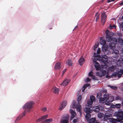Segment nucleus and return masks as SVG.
Masks as SVG:
<instances>
[{"mask_svg":"<svg viewBox=\"0 0 123 123\" xmlns=\"http://www.w3.org/2000/svg\"><path fill=\"white\" fill-rule=\"evenodd\" d=\"M112 27V26H110V27L111 28L112 27ZM114 27L115 28V26L114 25V27Z\"/></svg>","mask_w":123,"mask_h":123,"instance_id":"61","label":"nucleus"},{"mask_svg":"<svg viewBox=\"0 0 123 123\" xmlns=\"http://www.w3.org/2000/svg\"><path fill=\"white\" fill-rule=\"evenodd\" d=\"M110 100L111 102H112L114 100V97L113 96H111L110 97Z\"/></svg>","mask_w":123,"mask_h":123,"instance_id":"47","label":"nucleus"},{"mask_svg":"<svg viewBox=\"0 0 123 123\" xmlns=\"http://www.w3.org/2000/svg\"><path fill=\"white\" fill-rule=\"evenodd\" d=\"M122 74H123V68H121L118 72H114L111 75L112 78H116L115 80H117L120 78L122 75Z\"/></svg>","mask_w":123,"mask_h":123,"instance_id":"3","label":"nucleus"},{"mask_svg":"<svg viewBox=\"0 0 123 123\" xmlns=\"http://www.w3.org/2000/svg\"><path fill=\"white\" fill-rule=\"evenodd\" d=\"M91 79L89 78H87L86 79V82H88L90 81Z\"/></svg>","mask_w":123,"mask_h":123,"instance_id":"51","label":"nucleus"},{"mask_svg":"<svg viewBox=\"0 0 123 123\" xmlns=\"http://www.w3.org/2000/svg\"><path fill=\"white\" fill-rule=\"evenodd\" d=\"M92 110L95 112L97 113L100 110V108L98 106H94L92 108Z\"/></svg>","mask_w":123,"mask_h":123,"instance_id":"24","label":"nucleus"},{"mask_svg":"<svg viewBox=\"0 0 123 123\" xmlns=\"http://www.w3.org/2000/svg\"><path fill=\"white\" fill-rule=\"evenodd\" d=\"M118 41L120 45H123V39L121 38H119L118 39Z\"/></svg>","mask_w":123,"mask_h":123,"instance_id":"35","label":"nucleus"},{"mask_svg":"<svg viewBox=\"0 0 123 123\" xmlns=\"http://www.w3.org/2000/svg\"><path fill=\"white\" fill-rule=\"evenodd\" d=\"M112 114L111 113L108 112H106L105 113L104 117V119L105 120L104 121V123H108V121H106V120L108 119V118L112 116Z\"/></svg>","mask_w":123,"mask_h":123,"instance_id":"10","label":"nucleus"},{"mask_svg":"<svg viewBox=\"0 0 123 123\" xmlns=\"http://www.w3.org/2000/svg\"><path fill=\"white\" fill-rule=\"evenodd\" d=\"M122 106H123V101L122 103Z\"/></svg>","mask_w":123,"mask_h":123,"instance_id":"62","label":"nucleus"},{"mask_svg":"<svg viewBox=\"0 0 123 123\" xmlns=\"http://www.w3.org/2000/svg\"><path fill=\"white\" fill-rule=\"evenodd\" d=\"M109 86L110 87L111 89L115 90H116L117 89V87L116 86Z\"/></svg>","mask_w":123,"mask_h":123,"instance_id":"44","label":"nucleus"},{"mask_svg":"<svg viewBox=\"0 0 123 123\" xmlns=\"http://www.w3.org/2000/svg\"><path fill=\"white\" fill-rule=\"evenodd\" d=\"M115 114L118 119L122 120L123 119V111H121V112H116Z\"/></svg>","mask_w":123,"mask_h":123,"instance_id":"11","label":"nucleus"},{"mask_svg":"<svg viewBox=\"0 0 123 123\" xmlns=\"http://www.w3.org/2000/svg\"><path fill=\"white\" fill-rule=\"evenodd\" d=\"M82 89H83L82 90V91L83 92H84L85 91V89L84 88H83Z\"/></svg>","mask_w":123,"mask_h":123,"instance_id":"58","label":"nucleus"},{"mask_svg":"<svg viewBox=\"0 0 123 123\" xmlns=\"http://www.w3.org/2000/svg\"><path fill=\"white\" fill-rule=\"evenodd\" d=\"M115 98L116 100H121V98L119 96H117Z\"/></svg>","mask_w":123,"mask_h":123,"instance_id":"49","label":"nucleus"},{"mask_svg":"<svg viewBox=\"0 0 123 123\" xmlns=\"http://www.w3.org/2000/svg\"><path fill=\"white\" fill-rule=\"evenodd\" d=\"M105 115L102 113H99L98 114V117L100 119L103 118L104 116Z\"/></svg>","mask_w":123,"mask_h":123,"instance_id":"31","label":"nucleus"},{"mask_svg":"<svg viewBox=\"0 0 123 123\" xmlns=\"http://www.w3.org/2000/svg\"><path fill=\"white\" fill-rule=\"evenodd\" d=\"M121 105L120 104H116L115 105H114V107H116L117 108H119L121 107Z\"/></svg>","mask_w":123,"mask_h":123,"instance_id":"39","label":"nucleus"},{"mask_svg":"<svg viewBox=\"0 0 123 123\" xmlns=\"http://www.w3.org/2000/svg\"><path fill=\"white\" fill-rule=\"evenodd\" d=\"M99 98V102L100 103H104L105 99L104 98Z\"/></svg>","mask_w":123,"mask_h":123,"instance_id":"38","label":"nucleus"},{"mask_svg":"<svg viewBox=\"0 0 123 123\" xmlns=\"http://www.w3.org/2000/svg\"><path fill=\"white\" fill-rule=\"evenodd\" d=\"M69 116H65L62 117L60 120V123H69Z\"/></svg>","mask_w":123,"mask_h":123,"instance_id":"7","label":"nucleus"},{"mask_svg":"<svg viewBox=\"0 0 123 123\" xmlns=\"http://www.w3.org/2000/svg\"><path fill=\"white\" fill-rule=\"evenodd\" d=\"M67 103V101L66 100H64L61 103V105L60 106L59 109L60 110H62L66 106Z\"/></svg>","mask_w":123,"mask_h":123,"instance_id":"15","label":"nucleus"},{"mask_svg":"<svg viewBox=\"0 0 123 123\" xmlns=\"http://www.w3.org/2000/svg\"><path fill=\"white\" fill-rule=\"evenodd\" d=\"M93 73L92 72L90 71L89 74V75L91 76L93 79L94 77V76L93 75Z\"/></svg>","mask_w":123,"mask_h":123,"instance_id":"41","label":"nucleus"},{"mask_svg":"<svg viewBox=\"0 0 123 123\" xmlns=\"http://www.w3.org/2000/svg\"><path fill=\"white\" fill-rule=\"evenodd\" d=\"M108 47V46L106 45H104L103 46L102 48V50L105 52H106L107 51H108V53L107 52L106 54L107 55L109 54V53H110L109 51L107 50Z\"/></svg>","mask_w":123,"mask_h":123,"instance_id":"18","label":"nucleus"},{"mask_svg":"<svg viewBox=\"0 0 123 123\" xmlns=\"http://www.w3.org/2000/svg\"><path fill=\"white\" fill-rule=\"evenodd\" d=\"M60 89L59 88L56 87H54L53 89V92L56 94H58Z\"/></svg>","mask_w":123,"mask_h":123,"instance_id":"27","label":"nucleus"},{"mask_svg":"<svg viewBox=\"0 0 123 123\" xmlns=\"http://www.w3.org/2000/svg\"><path fill=\"white\" fill-rule=\"evenodd\" d=\"M48 117V115H44L41 118H39L37 120H36V122H40L43 120L45 119L46 118H47Z\"/></svg>","mask_w":123,"mask_h":123,"instance_id":"21","label":"nucleus"},{"mask_svg":"<svg viewBox=\"0 0 123 123\" xmlns=\"http://www.w3.org/2000/svg\"><path fill=\"white\" fill-rule=\"evenodd\" d=\"M90 99L88 100L87 103L88 107H90V108H91L93 102L95 101L96 98L94 96L92 95L90 96Z\"/></svg>","mask_w":123,"mask_h":123,"instance_id":"6","label":"nucleus"},{"mask_svg":"<svg viewBox=\"0 0 123 123\" xmlns=\"http://www.w3.org/2000/svg\"><path fill=\"white\" fill-rule=\"evenodd\" d=\"M53 120V119L51 118L46 119L42 122V123H50L52 122Z\"/></svg>","mask_w":123,"mask_h":123,"instance_id":"28","label":"nucleus"},{"mask_svg":"<svg viewBox=\"0 0 123 123\" xmlns=\"http://www.w3.org/2000/svg\"><path fill=\"white\" fill-rule=\"evenodd\" d=\"M33 104V102L29 101L24 105L23 108V109H25L26 110L24 111L22 114V116H19L16 120L20 119L23 116H25L26 113V112H29L31 109L32 108V105Z\"/></svg>","mask_w":123,"mask_h":123,"instance_id":"1","label":"nucleus"},{"mask_svg":"<svg viewBox=\"0 0 123 123\" xmlns=\"http://www.w3.org/2000/svg\"><path fill=\"white\" fill-rule=\"evenodd\" d=\"M94 123H99L98 122H97V121L96 120V121Z\"/></svg>","mask_w":123,"mask_h":123,"instance_id":"60","label":"nucleus"},{"mask_svg":"<svg viewBox=\"0 0 123 123\" xmlns=\"http://www.w3.org/2000/svg\"><path fill=\"white\" fill-rule=\"evenodd\" d=\"M81 96L79 95L77 99V100L78 103V104L77 105H80V102L81 100Z\"/></svg>","mask_w":123,"mask_h":123,"instance_id":"40","label":"nucleus"},{"mask_svg":"<svg viewBox=\"0 0 123 123\" xmlns=\"http://www.w3.org/2000/svg\"><path fill=\"white\" fill-rule=\"evenodd\" d=\"M118 35L119 36H122V34L121 33H119Z\"/></svg>","mask_w":123,"mask_h":123,"instance_id":"57","label":"nucleus"},{"mask_svg":"<svg viewBox=\"0 0 123 123\" xmlns=\"http://www.w3.org/2000/svg\"><path fill=\"white\" fill-rule=\"evenodd\" d=\"M61 68L60 63L58 62L56 63L55 64L54 67V69L55 70L58 69L60 68Z\"/></svg>","mask_w":123,"mask_h":123,"instance_id":"25","label":"nucleus"},{"mask_svg":"<svg viewBox=\"0 0 123 123\" xmlns=\"http://www.w3.org/2000/svg\"><path fill=\"white\" fill-rule=\"evenodd\" d=\"M98 43L97 44H95L94 46V50H95L97 48L98 45Z\"/></svg>","mask_w":123,"mask_h":123,"instance_id":"48","label":"nucleus"},{"mask_svg":"<svg viewBox=\"0 0 123 123\" xmlns=\"http://www.w3.org/2000/svg\"><path fill=\"white\" fill-rule=\"evenodd\" d=\"M42 111H43L45 112L47 110L46 108L45 107H42L41 109Z\"/></svg>","mask_w":123,"mask_h":123,"instance_id":"46","label":"nucleus"},{"mask_svg":"<svg viewBox=\"0 0 123 123\" xmlns=\"http://www.w3.org/2000/svg\"><path fill=\"white\" fill-rule=\"evenodd\" d=\"M119 27L121 28H123V23H122L119 25Z\"/></svg>","mask_w":123,"mask_h":123,"instance_id":"52","label":"nucleus"},{"mask_svg":"<svg viewBox=\"0 0 123 123\" xmlns=\"http://www.w3.org/2000/svg\"><path fill=\"white\" fill-rule=\"evenodd\" d=\"M97 53L99 54L100 53V48H98L97 51Z\"/></svg>","mask_w":123,"mask_h":123,"instance_id":"50","label":"nucleus"},{"mask_svg":"<svg viewBox=\"0 0 123 123\" xmlns=\"http://www.w3.org/2000/svg\"><path fill=\"white\" fill-rule=\"evenodd\" d=\"M111 0H108L107 1V2L108 3H110V2H111Z\"/></svg>","mask_w":123,"mask_h":123,"instance_id":"59","label":"nucleus"},{"mask_svg":"<svg viewBox=\"0 0 123 123\" xmlns=\"http://www.w3.org/2000/svg\"><path fill=\"white\" fill-rule=\"evenodd\" d=\"M120 5H123V2H122L120 4Z\"/></svg>","mask_w":123,"mask_h":123,"instance_id":"56","label":"nucleus"},{"mask_svg":"<svg viewBox=\"0 0 123 123\" xmlns=\"http://www.w3.org/2000/svg\"><path fill=\"white\" fill-rule=\"evenodd\" d=\"M70 112L71 115L70 118V120L71 121L76 116V114L74 111L71 109L70 110Z\"/></svg>","mask_w":123,"mask_h":123,"instance_id":"16","label":"nucleus"},{"mask_svg":"<svg viewBox=\"0 0 123 123\" xmlns=\"http://www.w3.org/2000/svg\"><path fill=\"white\" fill-rule=\"evenodd\" d=\"M112 53L113 57L116 58L118 57L120 55L117 49H114L112 52Z\"/></svg>","mask_w":123,"mask_h":123,"instance_id":"13","label":"nucleus"},{"mask_svg":"<svg viewBox=\"0 0 123 123\" xmlns=\"http://www.w3.org/2000/svg\"><path fill=\"white\" fill-rule=\"evenodd\" d=\"M76 109L77 111L79 112L80 116H81L82 113L81 111V105H76Z\"/></svg>","mask_w":123,"mask_h":123,"instance_id":"19","label":"nucleus"},{"mask_svg":"<svg viewBox=\"0 0 123 123\" xmlns=\"http://www.w3.org/2000/svg\"><path fill=\"white\" fill-rule=\"evenodd\" d=\"M113 43H110L109 44V46L110 48L112 49H114L115 48V44L117 42V40L115 38H112Z\"/></svg>","mask_w":123,"mask_h":123,"instance_id":"9","label":"nucleus"},{"mask_svg":"<svg viewBox=\"0 0 123 123\" xmlns=\"http://www.w3.org/2000/svg\"><path fill=\"white\" fill-rule=\"evenodd\" d=\"M87 121L89 122V123H94L96 120L95 118H92L90 119H89Z\"/></svg>","mask_w":123,"mask_h":123,"instance_id":"29","label":"nucleus"},{"mask_svg":"<svg viewBox=\"0 0 123 123\" xmlns=\"http://www.w3.org/2000/svg\"><path fill=\"white\" fill-rule=\"evenodd\" d=\"M96 16V21H97L98 20L99 18V15L98 12H97L95 15Z\"/></svg>","mask_w":123,"mask_h":123,"instance_id":"42","label":"nucleus"},{"mask_svg":"<svg viewBox=\"0 0 123 123\" xmlns=\"http://www.w3.org/2000/svg\"><path fill=\"white\" fill-rule=\"evenodd\" d=\"M70 82V80H69L66 79L60 84L61 85H63L64 86H66Z\"/></svg>","mask_w":123,"mask_h":123,"instance_id":"22","label":"nucleus"},{"mask_svg":"<svg viewBox=\"0 0 123 123\" xmlns=\"http://www.w3.org/2000/svg\"><path fill=\"white\" fill-rule=\"evenodd\" d=\"M111 102L110 100H109L108 99L106 100L105 102V104L107 105H110Z\"/></svg>","mask_w":123,"mask_h":123,"instance_id":"37","label":"nucleus"},{"mask_svg":"<svg viewBox=\"0 0 123 123\" xmlns=\"http://www.w3.org/2000/svg\"><path fill=\"white\" fill-rule=\"evenodd\" d=\"M100 55L97 53H94V58H98V60L100 59Z\"/></svg>","mask_w":123,"mask_h":123,"instance_id":"30","label":"nucleus"},{"mask_svg":"<svg viewBox=\"0 0 123 123\" xmlns=\"http://www.w3.org/2000/svg\"><path fill=\"white\" fill-rule=\"evenodd\" d=\"M116 69V67L115 66H112L108 68V71H113Z\"/></svg>","mask_w":123,"mask_h":123,"instance_id":"34","label":"nucleus"},{"mask_svg":"<svg viewBox=\"0 0 123 123\" xmlns=\"http://www.w3.org/2000/svg\"><path fill=\"white\" fill-rule=\"evenodd\" d=\"M106 78H108L110 77V76H109V75L108 74H107L106 76Z\"/></svg>","mask_w":123,"mask_h":123,"instance_id":"55","label":"nucleus"},{"mask_svg":"<svg viewBox=\"0 0 123 123\" xmlns=\"http://www.w3.org/2000/svg\"><path fill=\"white\" fill-rule=\"evenodd\" d=\"M106 15L105 12H103L101 16V22L103 25L104 24L106 21Z\"/></svg>","mask_w":123,"mask_h":123,"instance_id":"14","label":"nucleus"},{"mask_svg":"<svg viewBox=\"0 0 123 123\" xmlns=\"http://www.w3.org/2000/svg\"><path fill=\"white\" fill-rule=\"evenodd\" d=\"M76 103V101L74 100L73 101L72 103L70 106L71 108H75V104Z\"/></svg>","mask_w":123,"mask_h":123,"instance_id":"33","label":"nucleus"},{"mask_svg":"<svg viewBox=\"0 0 123 123\" xmlns=\"http://www.w3.org/2000/svg\"><path fill=\"white\" fill-rule=\"evenodd\" d=\"M100 43L103 46L105 45L106 43V40L103 39L102 37L100 38Z\"/></svg>","mask_w":123,"mask_h":123,"instance_id":"26","label":"nucleus"},{"mask_svg":"<svg viewBox=\"0 0 123 123\" xmlns=\"http://www.w3.org/2000/svg\"><path fill=\"white\" fill-rule=\"evenodd\" d=\"M67 71V69H65L62 72V75L65 73V72Z\"/></svg>","mask_w":123,"mask_h":123,"instance_id":"53","label":"nucleus"},{"mask_svg":"<svg viewBox=\"0 0 123 123\" xmlns=\"http://www.w3.org/2000/svg\"><path fill=\"white\" fill-rule=\"evenodd\" d=\"M90 107L85 108L84 109V111L86 113H87L86 117V120H87L90 117L91 115L90 113L92 112V110L90 109Z\"/></svg>","mask_w":123,"mask_h":123,"instance_id":"5","label":"nucleus"},{"mask_svg":"<svg viewBox=\"0 0 123 123\" xmlns=\"http://www.w3.org/2000/svg\"><path fill=\"white\" fill-rule=\"evenodd\" d=\"M73 60L72 59H68L66 61V63L68 66H71L73 64Z\"/></svg>","mask_w":123,"mask_h":123,"instance_id":"20","label":"nucleus"},{"mask_svg":"<svg viewBox=\"0 0 123 123\" xmlns=\"http://www.w3.org/2000/svg\"><path fill=\"white\" fill-rule=\"evenodd\" d=\"M98 58H94L93 59V62L94 64L95 67V68L97 70H100L101 67L100 66V65L99 63L96 62V61L98 60Z\"/></svg>","mask_w":123,"mask_h":123,"instance_id":"8","label":"nucleus"},{"mask_svg":"<svg viewBox=\"0 0 123 123\" xmlns=\"http://www.w3.org/2000/svg\"><path fill=\"white\" fill-rule=\"evenodd\" d=\"M101 70L96 73V74L97 76L99 77H102L103 76L105 75L106 74V70L108 68L104 67L103 66H101Z\"/></svg>","mask_w":123,"mask_h":123,"instance_id":"4","label":"nucleus"},{"mask_svg":"<svg viewBox=\"0 0 123 123\" xmlns=\"http://www.w3.org/2000/svg\"><path fill=\"white\" fill-rule=\"evenodd\" d=\"M102 93H101L98 92L97 93V97L98 98H100L101 97Z\"/></svg>","mask_w":123,"mask_h":123,"instance_id":"43","label":"nucleus"},{"mask_svg":"<svg viewBox=\"0 0 123 123\" xmlns=\"http://www.w3.org/2000/svg\"><path fill=\"white\" fill-rule=\"evenodd\" d=\"M85 60L84 59L83 57L82 56L79 59V62L80 65L81 66L84 63Z\"/></svg>","mask_w":123,"mask_h":123,"instance_id":"23","label":"nucleus"},{"mask_svg":"<svg viewBox=\"0 0 123 123\" xmlns=\"http://www.w3.org/2000/svg\"><path fill=\"white\" fill-rule=\"evenodd\" d=\"M104 98H105L106 100H108L109 97V96L108 94L105 93L104 95Z\"/></svg>","mask_w":123,"mask_h":123,"instance_id":"36","label":"nucleus"},{"mask_svg":"<svg viewBox=\"0 0 123 123\" xmlns=\"http://www.w3.org/2000/svg\"><path fill=\"white\" fill-rule=\"evenodd\" d=\"M90 85V84H86L82 88H84L85 89H86V88L87 87V86H89Z\"/></svg>","mask_w":123,"mask_h":123,"instance_id":"45","label":"nucleus"},{"mask_svg":"<svg viewBox=\"0 0 123 123\" xmlns=\"http://www.w3.org/2000/svg\"><path fill=\"white\" fill-rule=\"evenodd\" d=\"M120 55L121 56L123 57V53L122 52L120 53Z\"/></svg>","mask_w":123,"mask_h":123,"instance_id":"54","label":"nucleus"},{"mask_svg":"<svg viewBox=\"0 0 123 123\" xmlns=\"http://www.w3.org/2000/svg\"><path fill=\"white\" fill-rule=\"evenodd\" d=\"M106 34V39L108 42H111L112 41V38L109 34L110 32L108 30L105 31Z\"/></svg>","mask_w":123,"mask_h":123,"instance_id":"12","label":"nucleus"},{"mask_svg":"<svg viewBox=\"0 0 123 123\" xmlns=\"http://www.w3.org/2000/svg\"><path fill=\"white\" fill-rule=\"evenodd\" d=\"M80 119L78 118L74 119L72 121H71V123H77L79 121Z\"/></svg>","mask_w":123,"mask_h":123,"instance_id":"32","label":"nucleus"},{"mask_svg":"<svg viewBox=\"0 0 123 123\" xmlns=\"http://www.w3.org/2000/svg\"><path fill=\"white\" fill-rule=\"evenodd\" d=\"M108 59V57L105 55L103 56L101 58L100 57V59L99 60L100 62L102 64L101 66H104V67L108 68V63L107 62Z\"/></svg>","mask_w":123,"mask_h":123,"instance_id":"2","label":"nucleus"},{"mask_svg":"<svg viewBox=\"0 0 123 123\" xmlns=\"http://www.w3.org/2000/svg\"><path fill=\"white\" fill-rule=\"evenodd\" d=\"M117 64L118 66L120 67L123 66V58H121L118 59L117 62Z\"/></svg>","mask_w":123,"mask_h":123,"instance_id":"17","label":"nucleus"},{"mask_svg":"<svg viewBox=\"0 0 123 123\" xmlns=\"http://www.w3.org/2000/svg\"><path fill=\"white\" fill-rule=\"evenodd\" d=\"M80 93V92L79 91L78 92H77V93L79 94Z\"/></svg>","mask_w":123,"mask_h":123,"instance_id":"64","label":"nucleus"},{"mask_svg":"<svg viewBox=\"0 0 123 123\" xmlns=\"http://www.w3.org/2000/svg\"><path fill=\"white\" fill-rule=\"evenodd\" d=\"M77 26H75V27L74 28V29H75L76 28H77Z\"/></svg>","mask_w":123,"mask_h":123,"instance_id":"63","label":"nucleus"}]
</instances>
